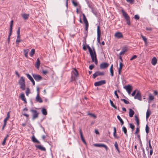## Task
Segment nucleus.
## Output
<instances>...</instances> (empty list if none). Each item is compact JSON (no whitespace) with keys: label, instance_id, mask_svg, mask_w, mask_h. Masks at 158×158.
<instances>
[{"label":"nucleus","instance_id":"53","mask_svg":"<svg viewBox=\"0 0 158 158\" xmlns=\"http://www.w3.org/2000/svg\"><path fill=\"white\" fill-rule=\"evenodd\" d=\"M137 57V56L135 55H134L130 59V60H134L136 59Z\"/></svg>","mask_w":158,"mask_h":158},{"label":"nucleus","instance_id":"38","mask_svg":"<svg viewBox=\"0 0 158 158\" xmlns=\"http://www.w3.org/2000/svg\"><path fill=\"white\" fill-rule=\"evenodd\" d=\"M110 103L111 106L114 108L115 109H117V107L114 104L113 101L111 100H110Z\"/></svg>","mask_w":158,"mask_h":158},{"label":"nucleus","instance_id":"62","mask_svg":"<svg viewBox=\"0 0 158 158\" xmlns=\"http://www.w3.org/2000/svg\"><path fill=\"white\" fill-rule=\"evenodd\" d=\"M6 123H4L2 127V131L4 130V128H5V127L6 126Z\"/></svg>","mask_w":158,"mask_h":158},{"label":"nucleus","instance_id":"2","mask_svg":"<svg viewBox=\"0 0 158 158\" xmlns=\"http://www.w3.org/2000/svg\"><path fill=\"white\" fill-rule=\"evenodd\" d=\"M121 12L123 16L126 20L127 24L129 26L131 24L130 17L123 9L121 10Z\"/></svg>","mask_w":158,"mask_h":158},{"label":"nucleus","instance_id":"49","mask_svg":"<svg viewBox=\"0 0 158 158\" xmlns=\"http://www.w3.org/2000/svg\"><path fill=\"white\" fill-rule=\"evenodd\" d=\"M148 144H149V148L150 149V150L152 149H152V147L151 144V140H149L148 141Z\"/></svg>","mask_w":158,"mask_h":158},{"label":"nucleus","instance_id":"41","mask_svg":"<svg viewBox=\"0 0 158 158\" xmlns=\"http://www.w3.org/2000/svg\"><path fill=\"white\" fill-rule=\"evenodd\" d=\"M145 131L147 134H148L149 131V128L148 126L147 125L146 126Z\"/></svg>","mask_w":158,"mask_h":158},{"label":"nucleus","instance_id":"56","mask_svg":"<svg viewBox=\"0 0 158 158\" xmlns=\"http://www.w3.org/2000/svg\"><path fill=\"white\" fill-rule=\"evenodd\" d=\"M139 127H137L136 128V130L135 132V134L136 135L139 132Z\"/></svg>","mask_w":158,"mask_h":158},{"label":"nucleus","instance_id":"24","mask_svg":"<svg viewBox=\"0 0 158 158\" xmlns=\"http://www.w3.org/2000/svg\"><path fill=\"white\" fill-rule=\"evenodd\" d=\"M82 15L83 16V20L84 23H85V24L88 23V21L87 20V19L84 13H83Z\"/></svg>","mask_w":158,"mask_h":158},{"label":"nucleus","instance_id":"43","mask_svg":"<svg viewBox=\"0 0 158 158\" xmlns=\"http://www.w3.org/2000/svg\"><path fill=\"white\" fill-rule=\"evenodd\" d=\"M129 125H130L131 128L133 131L135 128V126L132 123H130Z\"/></svg>","mask_w":158,"mask_h":158},{"label":"nucleus","instance_id":"15","mask_svg":"<svg viewBox=\"0 0 158 158\" xmlns=\"http://www.w3.org/2000/svg\"><path fill=\"white\" fill-rule=\"evenodd\" d=\"M36 148H38L39 149L42 151H45L46 148L43 146L41 145H36L35 146Z\"/></svg>","mask_w":158,"mask_h":158},{"label":"nucleus","instance_id":"44","mask_svg":"<svg viewBox=\"0 0 158 158\" xmlns=\"http://www.w3.org/2000/svg\"><path fill=\"white\" fill-rule=\"evenodd\" d=\"M30 92V90L29 88H27L26 91V94L27 96H28Z\"/></svg>","mask_w":158,"mask_h":158},{"label":"nucleus","instance_id":"6","mask_svg":"<svg viewBox=\"0 0 158 158\" xmlns=\"http://www.w3.org/2000/svg\"><path fill=\"white\" fill-rule=\"evenodd\" d=\"M17 37L16 40V43L17 44H19V43L21 41L20 40V27H19L17 31Z\"/></svg>","mask_w":158,"mask_h":158},{"label":"nucleus","instance_id":"33","mask_svg":"<svg viewBox=\"0 0 158 158\" xmlns=\"http://www.w3.org/2000/svg\"><path fill=\"white\" fill-rule=\"evenodd\" d=\"M22 17L25 20H26L28 19L29 16V14H23L22 15Z\"/></svg>","mask_w":158,"mask_h":158},{"label":"nucleus","instance_id":"27","mask_svg":"<svg viewBox=\"0 0 158 158\" xmlns=\"http://www.w3.org/2000/svg\"><path fill=\"white\" fill-rule=\"evenodd\" d=\"M29 50L28 49H25L23 51V52L25 56L27 58L28 57V52Z\"/></svg>","mask_w":158,"mask_h":158},{"label":"nucleus","instance_id":"26","mask_svg":"<svg viewBox=\"0 0 158 158\" xmlns=\"http://www.w3.org/2000/svg\"><path fill=\"white\" fill-rule=\"evenodd\" d=\"M141 148L142 149L143 152V158H147L146 154L145 152V150L143 148V146L141 147Z\"/></svg>","mask_w":158,"mask_h":158},{"label":"nucleus","instance_id":"32","mask_svg":"<svg viewBox=\"0 0 158 158\" xmlns=\"http://www.w3.org/2000/svg\"><path fill=\"white\" fill-rule=\"evenodd\" d=\"M113 128H114L113 135H114V137L115 138L118 139L119 138V137L117 136L116 135V128L115 127H114Z\"/></svg>","mask_w":158,"mask_h":158},{"label":"nucleus","instance_id":"63","mask_svg":"<svg viewBox=\"0 0 158 158\" xmlns=\"http://www.w3.org/2000/svg\"><path fill=\"white\" fill-rule=\"evenodd\" d=\"M124 102L126 104H129V101H128L126 100V99H125L124 101Z\"/></svg>","mask_w":158,"mask_h":158},{"label":"nucleus","instance_id":"60","mask_svg":"<svg viewBox=\"0 0 158 158\" xmlns=\"http://www.w3.org/2000/svg\"><path fill=\"white\" fill-rule=\"evenodd\" d=\"M6 140L5 139H4L2 141V145H4L5 144Z\"/></svg>","mask_w":158,"mask_h":158},{"label":"nucleus","instance_id":"34","mask_svg":"<svg viewBox=\"0 0 158 158\" xmlns=\"http://www.w3.org/2000/svg\"><path fill=\"white\" fill-rule=\"evenodd\" d=\"M114 145V146L115 147V148L117 150L118 153H119L120 152V151H119V149L118 147V143H117V142L116 141V142H115Z\"/></svg>","mask_w":158,"mask_h":158},{"label":"nucleus","instance_id":"57","mask_svg":"<svg viewBox=\"0 0 158 158\" xmlns=\"http://www.w3.org/2000/svg\"><path fill=\"white\" fill-rule=\"evenodd\" d=\"M126 0V1L127 2H129L130 3L132 4V3H133L134 2L133 0Z\"/></svg>","mask_w":158,"mask_h":158},{"label":"nucleus","instance_id":"3","mask_svg":"<svg viewBox=\"0 0 158 158\" xmlns=\"http://www.w3.org/2000/svg\"><path fill=\"white\" fill-rule=\"evenodd\" d=\"M19 84L20 85V88L23 90H24L25 89V80L24 77H21L19 81Z\"/></svg>","mask_w":158,"mask_h":158},{"label":"nucleus","instance_id":"39","mask_svg":"<svg viewBox=\"0 0 158 158\" xmlns=\"http://www.w3.org/2000/svg\"><path fill=\"white\" fill-rule=\"evenodd\" d=\"M20 98L22 101L25 100V99H26L25 96L23 94H21Z\"/></svg>","mask_w":158,"mask_h":158},{"label":"nucleus","instance_id":"50","mask_svg":"<svg viewBox=\"0 0 158 158\" xmlns=\"http://www.w3.org/2000/svg\"><path fill=\"white\" fill-rule=\"evenodd\" d=\"M110 72L111 73V76L113 77L114 76V71L113 69H110Z\"/></svg>","mask_w":158,"mask_h":158},{"label":"nucleus","instance_id":"31","mask_svg":"<svg viewBox=\"0 0 158 158\" xmlns=\"http://www.w3.org/2000/svg\"><path fill=\"white\" fill-rule=\"evenodd\" d=\"M141 37H142L143 40L144 41L145 44L147 45H148V43L147 42V39L143 35H141Z\"/></svg>","mask_w":158,"mask_h":158},{"label":"nucleus","instance_id":"29","mask_svg":"<svg viewBox=\"0 0 158 158\" xmlns=\"http://www.w3.org/2000/svg\"><path fill=\"white\" fill-rule=\"evenodd\" d=\"M35 51L34 49L32 48L31 50V51L30 53V55L31 56H32L34 55L35 54Z\"/></svg>","mask_w":158,"mask_h":158},{"label":"nucleus","instance_id":"25","mask_svg":"<svg viewBox=\"0 0 158 158\" xmlns=\"http://www.w3.org/2000/svg\"><path fill=\"white\" fill-rule=\"evenodd\" d=\"M40 64V60L39 58H38L37 59V61L36 64V67L37 69H38L39 68Z\"/></svg>","mask_w":158,"mask_h":158},{"label":"nucleus","instance_id":"9","mask_svg":"<svg viewBox=\"0 0 158 158\" xmlns=\"http://www.w3.org/2000/svg\"><path fill=\"white\" fill-rule=\"evenodd\" d=\"M94 146L95 147H103L105 148L106 151H107L108 150V148L107 146L103 144L102 143H98V144H94Z\"/></svg>","mask_w":158,"mask_h":158},{"label":"nucleus","instance_id":"28","mask_svg":"<svg viewBox=\"0 0 158 158\" xmlns=\"http://www.w3.org/2000/svg\"><path fill=\"white\" fill-rule=\"evenodd\" d=\"M72 2L74 6L76 7L77 6H78L80 7V5L78 4L77 2H75L74 0H72Z\"/></svg>","mask_w":158,"mask_h":158},{"label":"nucleus","instance_id":"42","mask_svg":"<svg viewBox=\"0 0 158 158\" xmlns=\"http://www.w3.org/2000/svg\"><path fill=\"white\" fill-rule=\"evenodd\" d=\"M154 99V97L151 94H150L149 96V99L150 101H152Z\"/></svg>","mask_w":158,"mask_h":158},{"label":"nucleus","instance_id":"35","mask_svg":"<svg viewBox=\"0 0 158 158\" xmlns=\"http://www.w3.org/2000/svg\"><path fill=\"white\" fill-rule=\"evenodd\" d=\"M42 112L43 114L44 115H46L47 114L46 110L44 108H43L42 109Z\"/></svg>","mask_w":158,"mask_h":158},{"label":"nucleus","instance_id":"58","mask_svg":"<svg viewBox=\"0 0 158 158\" xmlns=\"http://www.w3.org/2000/svg\"><path fill=\"white\" fill-rule=\"evenodd\" d=\"M75 77H77L78 75V71L75 69V72L74 73Z\"/></svg>","mask_w":158,"mask_h":158},{"label":"nucleus","instance_id":"54","mask_svg":"<svg viewBox=\"0 0 158 158\" xmlns=\"http://www.w3.org/2000/svg\"><path fill=\"white\" fill-rule=\"evenodd\" d=\"M13 21L11 20L10 22V28H12L13 24Z\"/></svg>","mask_w":158,"mask_h":158},{"label":"nucleus","instance_id":"7","mask_svg":"<svg viewBox=\"0 0 158 158\" xmlns=\"http://www.w3.org/2000/svg\"><path fill=\"white\" fill-rule=\"evenodd\" d=\"M123 88L126 90L129 94H131L132 90V87L130 85H127L124 86Z\"/></svg>","mask_w":158,"mask_h":158},{"label":"nucleus","instance_id":"36","mask_svg":"<svg viewBox=\"0 0 158 158\" xmlns=\"http://www.w3.org/2000/svg\"><path fill=\"white\" fill-rule=\"evenodd\" d=\"M151 114V112L150 111L148 110L146 112V118L147 119H148L149 117Z\"/></svg>","mask_w":158,"mask_h":158},{"label":"nucleus","instance_id":"13","mask_svg":"<svg viewBox=\"0 0 158 158\" xmlns=\"http://www.w3.org/2000/svg\"><path fill=\"white\" fill-rule=\"evenodd\" d=\"M114 36L118 39H120L123 37V35L122 33L120 32H116L114 34Z\"/></svg>","mask_w":158,"mask_h":158},{"label":"nucleus","instance_id":"12","mask_svg":"<svg viewBox=\"0 0 158 158\" xmlns=\"http://www.w3.org/2000/svg\"><path fill=\"white\" fill-rule=\"evenodd\" d=\"M109 65V64L106 62H103L101 63L100 65L101 69H104L107 68Z\"/></svg>","mask_w":158,"mask_h":158},{"label":"nucleus","instance_id":"51","mask_svg":"<svg viewBox=\"0 0 158 158\" xmlns=\"http://www.w3.org/2000/svg\"><path fill=\"white\" fill-rule=\"evenodd\" d=\"M42 73L44 74H46L48 73V71L46 70H43L42 71Z\"/></svg>","mask_w":158,"mask_h":158},{"label":"nucleus","instance_id":"45","mask_svg":"<svg viewBox=\"0 0 158 158\" xmlns=\"http://www.w3.org/2000/svg\"><path fill=\"white\" fill-rule=\"evenodd\" d=\"M123 65V64L121 62H120L119 63V67L118 69L121 70Z\"/></svg>","mask_w":158,"mask_h":158},{"label":"nucleus","instance_id":"17","mask_svg":"<svg viewBox=\"0 0 158 158\" xmlns=\"http://www.w3.org/2000/svg\"><path fill=\"white\" fill-rule=\"evenodd\" d=\"M32 141L34 143H37L39 144L40 143V142L37 139L35 138L34 135H33L31 138Z\"/></svg>","mask_w":158,"mask_h":158},{"label":"nucleus","instance_id":"21","mask_svg":"<svg viewBox=\"0 0 158 158\" xmlns=\"http://www.w3.org/2000/svg\"><path fill=\"white\" fill-rule=\"evenodd\" d=\"M157 60L156 58L155 57H153L152 60V64L153 65H155L157 63Z\"/></svg>","mask_w":158,"mask_h":158},{"label":"nucleus","instance_id":"16","mask_svg":"<svg viewBox=\"0 0 158 158\" xmlns=\"http://www.w3.org/2000/svg\"><path fill=\"white\" fill-rule=\"evenodd\" d=\"M79 132H80V136H81V139L82 140V142L86 144V142L83 137V134H82V131L81 130V129H80L79 130Z\"/></svg>","mask_w":158,"mask_h":158},{"label":"nucleus","instance_id":"19","mask_svg":"<svg viewBox=\"0 0 158 158\" xmlns=\"http://www.w3.org/2000/svg\"><path fill=\"white\" fill-rule=\"evenodd\" d=\"M36 101L40 103H41L43 101L41 98L40 97L39 94H37V96L36 98Z\"/></svg>","mask_w":158,"mask_h":158},{"label":"nucleus","instance_id":"64","mask_svg":"<svg viewBox=\"0 0 158 158\" xmlns=\"http://www.w3.org/2000/svg\"><path fill=\"white\" fill-rule=\"evenodd\" d=\"M136 92V90H135L134 92H133V93L131 94L132 96H133L135 95Z\"/></svg>","mask_w":158,"mask_h":158},{"label":"nucleus","instance_id":"37","mask_svg":"<svg viewBox=\"0 0 158 158\" xmlns=\"http://www.w3.org/2000/svg\"><path fill=\"white\" fill-rule=\"evenodd\" d=\"M135 120L137 123V126H138L139 124V118L138 116L136 115H135Z\"/></svg>","mask_w":158,"mask_h":158},{"label":"nucleus","instance_id":"61","mask_svg":"<svg viewBox=\"0 0 158 158\" xmlns=\"http://www.w3.org/2000/svg\"><path fill=\"white\" fill-rule=\"evenodd\" d=\"M114 94H115V95L116 96L117 98H119V96H118V94L117 93V91H114Z\"/></svg>","mask_w":158,"mask_h":158},{"label":"nucleus","instance_id":"30","mask_svg":"<svg viewBox=\"0 0 158 158\" xmlns=\"http://www.w3.org/2000/svg\"><path fill=\"white\" fill-rule=\"evenodd\" d=\"M117 118L120 122L121 125H123L124 123V122L123 120L121 118L120 116L119 115H118L117 116Z\"/></svg>","mask_w":158,"mask_h":158},{"label":"nucleus","instance_id":"18","mask_svg":"<svg viewBox=\"0 0 158 158\" xmlns=\"http://www.w3.org/2000/svg\"><path fill=\"white\" fill-rule=\"evenodd\" d=\"M127 47H125L123 48L122 49L121 51L119 53V55H122L124 54V53L127 52Z\"/></svg>","mask_w":158,"mask_h":158},{"label":"nucleus","instance_id":"23","mask_svg":"<svg viewBox=\"0 0 158 158\" xmlns=\"http://www.w3.org/2000/svg\"><path fill=\"white\" fill-rule=\"evenodd\" d=\"M122 131H123L124 133V134L126 135V136L127 137L128 136L127 134V131L126 127L123 126L122 128Z\"/></svg>","mask_w":158,"mask_h":158},{"label":"nucleus","instance_id":"5","mask_svg":"<svg viewBox=\"0 0 158 158\" xmlns=\"http://www.w3.org/2000/svg\"><path fill=\"white\" fill-rule=\"evenodd\" d=\"M97 41L98 43H100V38L101 37V30L100 28V26L98 25L97 26Z\"/></svg>","mask_w":158,"mask_h":158},{"label":"nucleus","instance_id":"46","mask_svg":"<svg viewBox=\"0 0 158 158\" xmlns=\"http://www.w3.org/2000/svg\"><path fill=\"white\" fill-rule=\"evenodd\" d=\"M88 114L91 116L93 117L94 118H96V116L94 114L90 113H89Z\"/></svg>","mask_w":158,"mask_h":158},{"label":"nucleus","instance_id":"8","mask_svg":"<svg viewBox=\"0 0 158 158\" xmlns=\"http://www.w3.org/2000/svg\"><path fill=\"white\" fill-rule=\"evenodd\" d=\"M104 74V72L98 71L94 73L93 74V78L95 79L96 77L98 76L103 75Z\"/></svg>","mask_w":158,"mask_h":158},{"label":"nucleus","instance_id":"14","mask_svg":"<svg viewBox=\"0 0 158 158\" xmlns=\"http://www.w3.org/2000/svg\"><path fill=\"white\" fill-rule=\"evenodd\" d=\"M135 99H138L140 101L142 100L141 94L139 91H138L135 95L134 96Z\"/></svg>","mask_w":158,"mask_h":158},{"label":"nucleus","instance_id":"10","mask_svg":"<svg viewBox=\"0 0 158 158\" xmlns=\"http://www.w3.org/2000/svg\"><path fill=\"white\" fill-rule=\"evenodd\" d=\"M106 83L105 80H102L95 82L94 84V85L96 86H99L105 84Z\"/></svg>","mask_w":158,"mask_h":158},{"label":"nucleus","instance_id":"11","mask_svg":"<svg viewBox=\"0 0 158 158\" xmlns=\"http://www.w3.org/2000/svg\"><path fill=\"white\" fill-rule=\"evenodd\" d=\"M32 75L33 78L36 81H39L42 79V77L39 75L32 74Z\"/></svg>","mask_w":158,"mask_h":158},{"label":"nucleus","instance_id":"1","mask_svg":"<svg viewBox=\"0 0 158 158\" xmlns=\"http://www.w3.org/2000/svg\"><path fill=\"white\" fill-rule=\"evenodd\" d=\"M87 47L90 54L92 62H94L95 64L96 65H97L98 64V61L97 58V55L94 48H93V50H92L90 47L88 45H87Z\"/></svg>","mask_w":158,"mask_h":158},{"label":"nucleus","instance_id":"22","mask_svg":"<svg viewBox=\"0 0 158 158\" xmlns=\"http://www.w3.org/2000/svg\"><path fill=\"white\" fill-rule=\"evenodd\" d=\"M129 110V116L130 117H132L133 116V115L134 114V111L131 109H130Z\"/></svg>","mask_w":158,"mask_h":158},{"label":"nucleus","instance_id":"4","mask_svg":"<svg viewBox=\"0 0 158 158\" xmlns=\"http://www.w3.org/2000/svg\"><path fill=\"white\" fill-rule=\"evenodd\" d=\"M30 111L32 113V120H34L38 117L39 113L37 110L31 109L30 110Z\"/></svg>","mask_w":158,"mask_h":158},{"label":"nucleus","instance_id":"47","mask_svg":"<svg viewBox=\"0 0 158 158\" xmlns=\"http://www.w3.org/2000/svg\"><path fill=\"white\" fill-rule=\"evenodd\" d=\"M134 18L136 20H139V17L138 15H136L134 16Z\"/></svg>","mask_w":158,"mask_h":158},{"label":"nucleus","instance_id":"59","mask_svg":"<svg viewBox=\"0 0 158 158\" xmlns=\"http://www.w3.org/2000/svg\"><path fill=\"white\" fill-rule=\"evenodd\" d=\"M94 65H93V64L90 65L89 66V69L90 70H92L94 68Z\"/></svg>","mask_w":158,"mask_h":158},{"label":"nucleus","instance_id":"48","mask_svg":"<svg viewBox=\"0 0 158 158\" xmlns=\"http://www.w3.org/2000/svg\"><path fill=\"white\" fill-rule=\"evenodd\" d=\"M89 27V23L85 24V30L87 33L88 29Z\"/></svg>","mask_w":158,"mask_h":158},{"label":"nucleus","instance_id":"52","mask_svg":"<svg viewBox=\"0 0 158 158\" xmlns=\"http://www.w3.org/2000/svg\"><path fill=\"white\" fill-rule=\"evenodd\" d=\"M146 30L150 32L152 31V28H148L147 27L146 28Z\"/></svg>","mask_w":158,"mask_h":158},{"label":"nucleus","instance_id":"55","mask_svg":"<svg viewBox=\"0 0 158 158\" xmlns=\"http://www.w3.org/2000/svg\"><path fill=\"white\" fill-rule=\"evenodd\" d=\"M12 28H10V30H9V33L8 35V36L10 37L12 33Z\"/></svg>","mask_w":158,"mask_h":158},{"label":"nucleus","instance_id":"20","mask_svg":"<svg viewBox=\"0 0 158 158\" xmlns=\"http://www.w3.org/2000/svg\"><path fill=\"white\" fill-rule=\"evenodd\" d=\"M10 111H9L8 112L7 114V117L5 118L4 120V123H6L7 121L8 120L10 117Z\"/></svg>","mask_w":158,"mask_h":158},{"label":"nucleus","instance_id":"40","mask_svg":"<svg viewBox=\"0 0 158 158\" xmlns=\"http://www.w3.org/2000/svg\"><path fill=\"white\" fill-rule=\"evenodd\" d=\"M26 76L31 81L33 80V79L31 77V76L29 74H26Z\"/></svg>","mask_w":158,"mask_h":158}]
</instances>
